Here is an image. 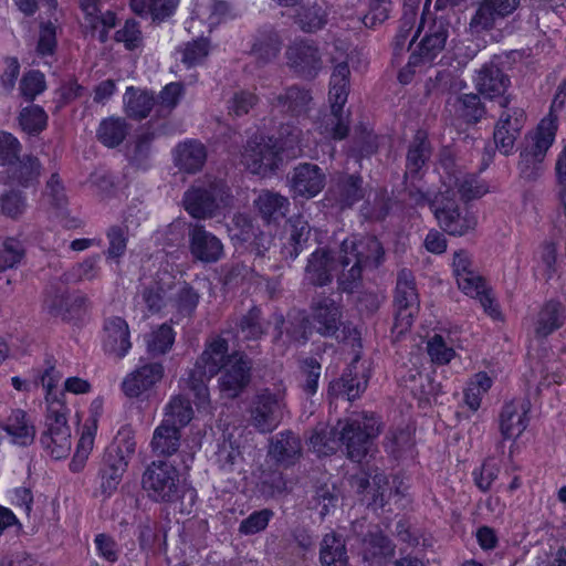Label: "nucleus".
Segmentation results:
<instances>
[{
	"instance_id": "nucleus-33",
	"label": "nucleus",
	"mask_w": 566,
	"mask_h": 566,
	"mask_svg": "<svg viewBox=\"0 0 566 566\" xmlns=\"http://www.w3.org/2000/svg\"><path fill=\"white\" fill-rule=\"evenodd\" d=\"M175 166L187 174L200 171L207 160L206 146L198 139H186L172 150Z\"/></svg>"
},
{
	"instance_id": "nucleus-41",
	"label": "nucleus",
	"mask_w": 566,
	"mask_h": 566,
	"mask_svg": "<svg viewBox=\"0 0 566 566\" xmlns=\"http://www.w3.org/2000/svg\"><path fill=\"white\" fill-rule=\"evenodd\" d=\"M254 206L265 223L277 224L289 212L290 200L277 192L263 190L254 200Z\"/></svg>"
},
{
	"instance_id": "nucleus-36",
	"label": "nucleus",
	"mask_w": 566,
	"mask_h": 566,
	"mask_svg": "<svg viewBox=\"0 0 566 566\" xmlns=\"http://www.w3.org/2000/svg\"><path fill=\"white\" fill-rule=\"evenodd\" d=\"M274 331L276 333L275 340L282 339L285 335L286 339L284 343L300 344H305L314 332L305 312H300L293 316L290 315L287 319L280 315L276 318Z\"/></svg>"
},
{
	"instance_id": "nucleus-16",
	"label": "nucleus",
	"mask_w": 566,
	"mask_h": 566,
	"mask_svg": "<svg viewBox=\"0 0 566 566\" xmlns=\"http://www.w3.org/2000/svg\"><path fill=\"white\" fill-rule=\"evenodd\" d=\"M188 248L195 261L210 264L220 261L224 255L221 240L199 222L188 224Z\"/></svg>"
},
{
	"instance_id": "nucleus-38",
	"label": "nucleus",
	"mask_w": 566,
	"mask_h": 566,
	"mask_svg": "<svg viewBox=\"0 0 566 566\" xmlns=\"http://www.w3.org/2000/svg\"><path fill=\"white\" fill-rule=\"evenodd\" d=\"M42 165L36 156H19L14 163L7 167V177L11 184L29 188L39 182Z\"/></svg>"
},
{
	"instance_id": "nucleus-48",
	"label": "nucleus",
	"mask_w": 566,
	"mask_h": 566,
	"mask_svg": "<svg viewBox=\"0 0 566 566\" xmlns=\"http://www.w3.org/2000/svg\"><path fill=\"white\" fill-rule=\"evenodd\" d=\"M179 0H130V9L138 15L149 14L153 21L163 22L171 17Z\"/></svg>"
},
{
	"instance_id": "nucleus-61",
	"label": "nucleus",
	"mask_w": 566,
	"mask_h": 566,
	"mask_svg": "<svg viewBox=\"0 0 566 566\" xmlns=\"http://www.w3.org/2000/svg\"><path fill=\"white\" fill-rule=\"evenodd\" d=\"M159 523L149 517H146L138 523L135 535L142 552L147 555L155 552V545L159 539Z\"/></svg>"
},
{
	"instance_id": "nucleus-12",
	"label": "nucleus",
	"mask_w": 566,
	"mask_h": 566,
	"mask_svg": "<svg viewBox=\"0 0 566 566\" xmlns=\"http://www.w3.org/2000/svg\"><path fill=\"white\" fill-rule=\"evenodd\" d=\"M384 247L376 237H352L342 242L338 263L348 268L353 261H357L368 269H376L384 262Z\"/></svg>"
},
{
	"instance_id": "nucleus-9",
	"label": "nucleus",
	"mask_w": 566,
	"mask_h": 566,
	"mask_svg": "<svg viewBox=\"0 0 566 566\" xmlns=\"http://www.w3.org/2000/svg\"><path fill=\"white\" fill-rule=\"evenodd\" d=\"M394 305L396 307L394 331L398 335L407 332L419 312V296L411 271L402 269L397 276Z\"/></svg>"
},
{
	"instance_id": "nucleus-39",
	"label": "nucleus",
	"mask_w": 566,
	"mask_h": 566,
	"mask_svg": "<svg viewBox=\"0 0 566 566\" xmlns=\"http://www.w3.org/2000/svg\"><path fill=\"white\" fill-rule=\"evenodd\" d=\"M321 566H349V555L344 536L336 532L326 533L319 543Z\"/></svg>"
},
{
	"instance_id": "nucleus-3",
	"label": "nucleus",
	"mask_w": 566,
	"mask_h": 566,
	"mask_svg": "<svg viewBox=\"0 0 566 566\" xmlns=\"http://www.w3.org/2000/svg\"><path fill=\"white\" fill-rule=\"evenodd\" d=\"M332 63L334 66L328 92L331 111L319 118L317 129L327 138L343 140L348 136L350 125V113L344 112L349 94L350 70L347 59L337 62L333 57Z\"/></svg>"
},
{
	"instance_id": "nucleus-56",
	"label": "nucleus",
	"mask_w": 566,
	"mask_h": 566,
	"mask_svg": "<svg viewBox=\"0 0 566 566\" xmlns=\"http://www.w3.org/2000/svg\"><path fill=\"white\" fill-rule=\"evenodd\" d=\"M193 410L188 398L182 396L174 397L165 407L163 420H169L168 424L181 430L192 419Z\"/></svg>"
},
{
	"instance_id": "nucleus-30",
	"label": "nucleus",
	"mask_w": 566,
	"mask_h": 566,
	"mask_svg": "<svg viewBox=\"0 0 566 566\" xmlns=\"http://www.w3.org/2000/svg\"><path fill=\"white\" fill-rule=\"evenodd\" d=\"M528 399L506 402L500 413V431L504 440L518 438L528 426Z\"/></svg>"
},
{
	"instance_id": "nucleus-64",
	"label": "nucleus",
	"mask_w": 566,
	"mask_h": 566,
	"mask_svg": "<svg viewBox=\"0 0 566 566\" xmlns=\"http://www.w3.org/2000/svg\"><path fill=\"white\" fill-rule=\"evenodd\" d=\"M298 21L303 31L314 32L327 23V11L321 4L302 8L298 12Z\"/></svg>"
},
{
	"instance_id": "nucleus-10",
	"label": "nucleus",
	"mask_w": 566,
	"mask_h": 566,
	"mask_svg": "<svg viewBox=\"0 0 566 566\" xmlns=\"http://www.w3.org/2000/svg\"><path fill=\"white\" fill-rule=\"evenodd\" d=\"M431 212L439 228L452 237H463L473 231L478 224L474 212L461 208L453 198L449 197V193L444 199L433 200Z\"/></svg>"
},
{
	"instance_id": "nucleus-55",
	"label": "nucleus",
	"mask_w": 566,
	"mask_h": 566,
	"mask_svg": "<svg viewBox=\"0 0 566 566\" xmlns=\"http://www.w3.org/2000/svg\"><path fill=\"white\" fill-rule=\"evenodd\" d=\"M48 114L35 104L23 107L18 116L19 125L30 136H38L48 126Z\"/></svg>"
},
{
	"instance_id": "nucleus-59",
	"label": "nucleus",
	"mask_w": 566,
	"mask_h": 566,
	"mask_svg": "<svg viewBox=\"0 0 566 566\" xmlns=\"http://www.w3.org/2000/svg\"><path fill=\"white\" fill-rule=\"evenodd\" d=\"M176 333L167 323L161 324L147 339V352L150 356H161L168 353L175 342Z\"/></svg>"
},
{
	"instance_id": "nucleus-43",
	"label": "nucleus",
	"mask_w": 566,
	"mask_h": 566,
	"mask_svg": "<svg viewBox=\"0 0 566 566\" xmlns=\"http://www.w3.org/2000/svg\"><path fill=\"white\" fill-rule=\"evenodd\" d=\"M126 115L134 120L146 118L156 106L154 92L129 86L124 94Z\"/></svg>"
},
{
	"instance_id": "nucleus-37",
	"label": "nucleus",
	"mask_w": 566,
	"mask_h": 566,
	"mask_svg": "<svg viewBox=\"0 0 566 566\" xmlns=\"http://www.w3.org/2000/svg\"><path fill=\"white\" fill-rule=\"evenodd\" d=\"M233 244L237 249L253 254L255 259H263L265 253L270 250L273 238L252 224H247L238 232L231 235Z\"/></svg>"
},
{
	"instance_id": "nucleus-50",
	"label": "nucleus",
	"mask_w": 566,
	"mask_h": 566,
	"mask_svg": "<svg viewBox=\"0 0 566 566\" xmlns=\"http://www.w3.org/2000/svg\"><path fill=\"white\" fill-rule=\"evenodd\" d=\"M281 50L279 34L271 28L260 30L251 48L252 54L263 64L276 57Z\"/></svg>"
},
{
	"instance_id": "nucleus-46",
	"label": "nucleus",
	"mask_w": 566,
	"mask_h": 566,
	"mask_svg": "<svg viewBox=\"0 0 566 566\" xmlns=\"http://www.w3.org/2000/svg\"><path fill=\"white\" fill-rule=\"evenodd\" d=\"M171 286L175 290L169 297L171 306L180 316H192L200 301L199 292L187 282L176 284L171 281Z\"/></svg>"
},
{
	"instance_id": "nucleus-45",
	"label": "nucleus",
	"mask_w": 566,
	"mask_h": 566,
	"mask_svg": "<svg viewBox=\"0 0 566 566\" xmlns=\"http://www.w3.org/2000/svg\"><path fill=\"white\" fill-rule=\"evenodd\" d=\"M168 422L169 420H163L154 431L150 444L153 452L157 455L170 457L179 450L180 430Z\"/></svg>"
},
{
	"instance_id": "nucleus-29",
	"label": "nucleus",
	"mask_w": 566,
	"mask_h": 566,
	"mask_svg": "<svg viewBox=\"0 0 566 566\" xmlns=\"http://www.w3.org/2000/svg\"><path fill=\"white\" fill-rule=\"evenodd\" d=\"M312 101L313 97L310 90L298 85H292L286 87L282 93L274 95L270 103L283 114L294 118H305L311 111Z\"/></svg>"
},
{
	"instance_id": "nucleus-27",
	"label": "nucleus",
	"mask_w": 566,
	"mask_h": 566,
	"mask_svg": "<svg viewBox=\"0 0 566 566\" xmlns=\"http://www.w3.org/2000/svg\"><path fill=\"white\" fill-rule=\"evenodd\" d=\"M164 376L161 363H146L128 374L123 382L122 390L129 398H138L150 390Z\"/></svg>"
},
{
	"instance_id": "nucleus-18",
	"label": "nucleus",
	"mask_w": 566,
	"mask_h": 566,
	"mask_svg": "<svg viewBox=\"0 0 566 566\" xmlns=\"http://www.w3.org/2000/svg\"><path fill=\"white\" fill-rule=\"evenodd\" d=\"M450 23L442 19L434 20L422 38L417 49L410 54L407 67L415 72V67L432 63L444 49L449 38Z\"/></svg>"
},
{
	"instance_id": "nucleus-32",
	"label": "nucleus",
	"mask_w": 566,
	"mask_h": 566,
	"mask_svg": "<svg viewBox=\"0 0 566 566\" xmlns=\"http://www.w3.org/2000/svg\"><path fill=\"white\" fill-rule=\"evenodd\" d=\"M312 227L302 217L290 220L289 237L281 248V258L286 264H291L311 245Z\"/></svg>"
},
{
	"instance_id": "nucleus-52",
	"label": "nucleus",
	"mask_w": 566,
	"mask_h": 566,
	"mask_svg": "<svg viewBox=\"0 0 566 566\" xmlns=\"http://www.w3.org/2000/svg\"><path fill=\"white\" fill-rule=\"evenodd\" d=\"M413 447L412 433L406 428L389 430L384 439L385 451L395 459L408 455Z\"/></svg>"
},
{
	"instance_id": "nucleus-5",
	"label": "nucleus",
	"mask_w": 566,
	"mask_h": 566,
	"mask_svg": "<svg viewBox=\"0 0 566 566\" xmlns=\"http://www.w3.org/2000/svg\"><path fill=\"white\" fill-rule=\"evenodd\" d=\"M433 84L442 93H453L446 101L444 111L453 120L465 124L476 125L486 115V106L478 93H460L467 87V82L454 75L450 70L438 71Z\"/></svg>"
},
{
	"instance_id": "nucleus-58",
	"label": "nucleus",
	"mask_w": 566,
	"mask_h": 566,
	"mask_svg": "<svg viewBox=\"0 0 566 566\" xmlns=\"http://www.w3.org/2000/svg\"><path fill=\"white\" fill-rule=\"evenodd\" d=\"M322 366L315 357H307L300 365V388L306 397L314 396L318 390Z\"/></svg>"
},
{
	"instance_id": "nucleus-42",
	"label": "nucleus",
	"mask_w": 566,
	"mask_h": 566,
	"mask_svg": "<svg viewBox=\"0 0 566 566\" xmlns=\"http://www.w3.org/2000/svg\"><path fill=\"white\" fill-rule=\"evenodd\" d=\"M1 429L10 436L11 442L15 446L29 447L34 442L35 427L29 420L28 413L22 409L12 410L7 422L1 426Z\"/></svg>"
},
{
	"instance_id": "nucleus-47",
	"label": "nucleus",
	"mask_w": 566,
	"mask_h": 566,
	"mask_svg": "<svg viewBox=\"0 0 566 566\" xmlns=\"http://www.w3.org/2000/svg\"><path fill=\"white\" fill-rule=\"evenodd\" d=\"M310 449L318 457H327L334 454L342 442L338 440L337 423L334 427H317L308 439Z\"/></svg>"
},
{
	"instance_id": "nucleus-31",
	"label": "nucleus",
	"mask_w": 566,
	"mask_h": 566,
	"mask_svg": "<svg viewBox=\"0 0 566 566\" xmlns=\"http://www.w3.org/2000/svg\"><path fill=\"white\" fill-rule=\"evenodd\" d=\"M430 157L431 145L428 136L423 130H418L408 146L405 178L421 179Z\"/></svg>"
},
{
	"instance_id": "nucleus-11",
	"label": "nucleus",
	"mask_w": 566,
	"mask_h": 566,
	"mask_svg": "<svg viewBox=\"0 0 566 566\" xmlns=\"http://www.w3.org/2000/svg\"><path fill=\"white\" fill-rule=\"evenodd\" d=\"M367 187L360 174L340 172L332 179L324 200L328 207L344 211L365 199Z\"/></svg>"
},
{
	"instance_id": "nucleus-23",
	"label": "nucleus",
	"mask_w": 566,
	"mask_h": 566,
	"mask_svg": "<svg viewBox=\"0 0 566 566\" xmlns=\"http://www.w3.org/2000/svg\"><path fill=\"white\" fill-rule=\"evenodd\" d=\"M87 297L80 293H67L66 290H50L44 300V308L51 316L71 321L85 311Z\"/></svg>"
},
{
	"instance_id": "nucleus-6",
	"label": "nucleus",
	"mask_w": 566,
	"mask_h": 566,
	"mask_svg": "<svg viewBox=\"0 0 566 566\" xmlns=\"http://www.w3.org/2000/svg\"><path fill=\"white\" fill-rule=\"evenodd\" d=\"M143 489L157 503H175L186 495L178 469L170 462L153 461L143 473Z\"/></svg>"
},
{
	"instance_id": "nucleus-19",
	"label": "nucleus",
	"mask_w": 566,
	"mask_h": 566,
	"mask_svg": "<svg viewBox=\"0 0 566 566\" xmlns=\"http://www.w3.org/2000/svg\"><path fill=\"white\" fill-rule=\"evenodd\" d=\"M525 122L526 114L522 107L503 108L493 132L495 148L501 154L509 156L513 153L515 142L521 135Z\"/></svg>"
},
{
	"instance_id": "nucleus-44",
	"label": "nucleus",
	"mask_w": 566,
	"mask_h": 566,
	"mask_svg": "<svg viewBox=\"0 0 566 566\" xmlns=\"http://www.w3.org/2000/svg\"><path fill=\"white\" fill-rule=\"evenodd\" d=\"M127 462L122 461L120 457L105 452L99 468L102 493L109 496L122 481L124 472L127 470Z\"/></svg>"
},
{
	"instance_id": "nucleus-14",
	"label": "nucleus",
	"mask_w": 566,
	"mask_h": 566,
	"mask_svg": "<svg viewBox=\"0 0 566 566\" xmlns=\"http://www.w3.org/2000/svg\"><path fill=\"white\" fill-rule=\"evenodd\" d=\"M313 331L323 337H335L342 326L343 307L325 293L312 297L308 314Z\"/></svg>"
},
{
	"instance_id": "nucleus-34",
	"label": "nucleus",
	"mask_w": 566,
	"mask_h": 566,
	"mask_svg": "<svg viewBox=\"0 0 566 566\" xmlns=\"http://www.w3.org/2000/svg\"><path fill=\"white\" fill-rule=\"evenodd\" d=\"M355 369L356 366L349 365L343 370L339 378L329 382L327 398L331 401L338 398L354 401L366 390L367 379L359 378Z\"/></svg>"
},
{
	"instance_id": "nucleus-4",
	"label": "nucleus",
	"mask_w": 566,
	"mask_h": 566,
	"mask_svg": "<svg viewBox=\"0 0 566 566\" xmlns=\"http://www.w3.org/2000/svg\"><path fill=\"white\" fill-rule=\"evenodd\" d=\"M382 427L380 417L368 411H354L338 419V440L347 459L360 463L371 451Z\"/></svg>"
},
{
	"instance_id": "nucleus-53",
	"label": "nucleus",
	"mask_w": 566,
	"mask_h": 566,
	"mask_svg": "<svg viewBox=\"0 0 566 566\" xmlns=\"http://www.w3.org/2000/svg\"><path fill=\"white\" fill-rule=\"evenodd\" d=\"M172 291L171 281L164 282L155 280L146 285L142 292L143 301L145 302L148 312L151 314L159 313L169 301L170 295L168 293Z\"/></svg>"
},
{
	"instance_id": "nucleus-22",
	"label": "nucleus",
	"mask_w": 566,
	"mask_h": 566,
	"mask_svg": "<svg viewBox=\"0 0 566 566\" xmlns=\"http://www.w3.org/2000/svg\"><path fill=\"white\" fill-rule=\"evenodd\" d=\"M350 485L355 489L356 493L363 495L367 505L385 506V492L388 488L387 475L378 468H368L367 471H361L352 475Z\"/></svg>"
},
{
	"instance_id": "nucleus-24",
	"label": "nucleus",
	"mask_w": 566,
	"mask_h": 566,
	"mask_svg": "<svg viewBox=\"0 0 566 566\" xmlns=\"http://www.w3.org/2000/svg\"><path fill=\"white\" fill-rule=\"evenodd\" d=\"M103 349L122 359L132 348L128 323L120 316H109L103 323Z\"/></svg>"
},
{
	"instance_id": "nucleus-2",
	"label": "nucleus",
	"mask_w": 566,
	"mask_h": 566,
	"mask_svg": "<svg viewBox=\"0 0 566 566\" xmlns=\"http://www.w3.org/2000/svg\"><path fill=\"white\" fill-rule=\"evenodd\" d=\"M61 378L62 374L53 365H50L40 377L41 384L46 390V429L40 437V443L56 460L65 458L72 446L71 429L66 419L67 408L63 400L64 391L55 390Z\"/></svg>"
},
{
	"instance_id": "nucleus-15",
	"label": "nucleus",
	"mask_w": 566,
	"mask_h": 566,
	"mask_svg": "<svg viewBox=\"0 0 566 566\" xmlns=\"http://www.w3.org/2000/svg\"><path fill=\"white\" fill-rule=\"evenodd\" d=\"M282 151L274 136H262L259 140L249 142L244 154L247 166L254 174L272 172L283 160Z\"/></svg>"
},
{
	"instance_id": "nucleus-25",
	"label": "nucleus",
	"mask_w": 566,
	"mask_h": 566,
	"mask_svg": "<svg viewBox=\"0 0 566 566\" xmlns=\"http://www.w3.org/2000/svg\"><path fill=\"white\" fill-rule=\"evenodd\" d=\"M335 255L327 248H316L307 258L303 282L314 287H324L333 282Z\"/></svg>"
},
{
	"instance_id": "nucleus-57",
	"label": "nucleus",
	"mask_w": 566,
	"mask_h": 566,
	"mask_svg": "<svg viewBox=\"0 0 566 566\" xmlns=\"http://www.w3.org/2000/svg\"><path fill=\"white\" fill-rule=\"evenodd\" d=\"M499 20H503L497 15L494 8H492L486 0H482L469 23V30L472 35L481 34L485 31L492 30Z\"/></svg>"
},
{
	"instance_id": "nucleus-62",
	"label": "nucleus",
	"mask_w": 566,
	"mask_h": 566,
	"mask_svg": "<svg viewBox=\"0 0 566 566\" xmlns=\"http://www.w3.org/2000/svg\"><path fill=\"white\" fill-rule=\"evenodd\" d=\"M25 250L20 240L7 238L0 245V272L17 266L24 258Z\"/></svg>"
},
{
	"instance_id": "nucleus-20",
	"label": "nucleus",
	"mask_w": 566,
	"mask_h": 566,
	"mask_svg": "<svg viewBox=\"0 0 566 566\" xmlns=\"http://www.w3.org/2000/svg\"><path fill=\"white\" fill-rule=\"evenodd\" d=\"M396 545L379 526L360 536L359 556L368 566H384L395 556Z\"/></svg>"
},
{
	"instance_id": "nucleus-13",
	"label": "nucleus",
	"mask_w": 566,
	"mask_h": 566,
	"mask_svg": "<svg viewBox=\"0 0 566 566\" xmlns=\"http://www.w3.org/2000/svg\"><path fill=\"white\" fill-rule=\"evenodd\" d=\"M496 60L492 59L482 65L476 72L474 85L479 94L491 101L497 99L501 108H509L515 98L506 93L511 86V77L504 73Z\"/></svg>"
},
{
	"instance_id": "nucleus-49",
	"label": "nucleus",
	"mask_w": 566,
	"mask_h": 566,
	"mask_svg": "<svg viewBox=\"0 0 566 566\" xmlns=\"http://www.w3.org/2000/svg\"><path fill=\"white\" fill-rule=\"evenodd\" d=\"M129 126L124 118H104L97 128L96 137L99 143L108 148L119 146L128 134Z\"/></svg>"
},
{
	"instance_id": "nucleus-26",
	"label": "nucleus",
	"mask_w": 566,
	"mask_h": 566,
	"mask_svg": "<svg viewBox=\"0 0 566 566\" xmlns=\"http://www.w3.org/2000/svg\"><path fill=\"white\" fill-rule=\"evenodd\" d=\"M326 185V174L312 163H301L294 169L291 186L295 195L306 199L317 196Z\"/></svg>"
},
{
	"instance_id": "nucleus-40",
	"label": "nucleus",
	"mask_w": 566,
	"mask_h": 566,
	"mask_svg": "<svg viewBox=\"0 0 566 566\" xmlns=\"http://www.w3.org/2000/svg\"><path fill=\"white\" fill-rule=\"evenodd\" d=\"M566 321V308L556 300L547 301L537 314L534 333L537 338H546L559 329Z\"/></svg>"
},
{
	"instance_id": "nucleus-8",
	"label": "nucleus",
	"mask_w": 566,
	"mask_h": 566,
	"mask_svg": "<svg viewBox=\"0 0 566 566\" xmlns=\"http://www.w3.org/2000/svg\"><path fill=\"white\" fill-rule=\"evenodd\" d=\"M285 407L283 391L262 389L253 396L249 405V423L260 433H270L281 423Z\"/></svg>"
},
{
	"instance_id": "nucleus-60",
	"label": "nucleus",
	"mask_w": 566,
	"mask_h": 566,
	"mask_svg": "<svg viewBox=\"0 0 566 566\" xmlns=\"http://www.w3.org/2000/svg\"><path fill=\"white\" fill-rule=\"evenodd\" d=\"M260 102L259 96L250 90H238L227 102L228 113L231 117L248 115Z\"/></svg>"
},
{
	"instance_id": "nucleus-1",
	"label": "nucleus",
	"mask_w": 566,
	"mask_h": 566,
	"mask_svg": "<svg viewBox=\"0 0 566 566\" xmlns=\"http://www.w3.org/2000/svg\"><path fill=\"white\" fill-rule=\"evenodd\" d=\"M228 340L222 337L214 338L197 358L193 368L187 376L180 378L179 386L189 390L198 406L209 402L208 381L221 374L219 388L223 397L235 399L249 387L252 380V359L244 353L228 354Z\"/></svg>"
},
{
	"instance_id": "nucleus-7",
	"label": "nucleus",
	"mask_w": 566,
	"mask_h": 566,
	"mask_svg": "<svg viewBox=\"0 0 566 566\" xmlns=\"http://www.w3.org/2000/svg\"><path fill=\"white\" fill-rule=\"evenodd\" d=\"M224 181L213 179L192 185L182 198L185 210L195 219L213 218L229 198Z\"/></svg>"
},
{
	"instance_id": "nucleus-54",
	"label": "nucleus",
	"mask_w": 566,
	"mask_h": 566,
	"mask_svg": "<svg viewBox=\"0 0 566 566\" xmlns=\"http://www.w3.org/2000/svg\"><path fill=\"white\" fill-rule=\"evenodd\" d=\"M185 94V86L180 82H171L164 86L156 98V116L154 119L163 120L179 104Z\"/></svg>"
},
{
	"instance_id": "nucleus-17",
	"label": "nucleus",
	"mask_w": 566,
	"mask_h": 566,
	"mask_svg": "<svg viewBox=\"0 0 566 566\" xmlns=\"http://www.w3.org/2000/svg\"><path fill=\"white\" fill-rule=\"evenodd\" d=\"M172 133L169 123L160 119H150L140 127L133 146L127 151L129 164L138 169L146 170L150 166L153 142Z\"/></svg>"
},
{
	"instance_id": "nucleus-21",
	"label": "nucleus",
	"mask_w": 566,
	"mask_h": 566,
	"mask_svg": "<svg viewBox=\"0 0 566 566\" xmlns=\"http://www.w3.org/2000/svg\"><path fill=\"white\" fill-rule=\"evenodd\" d=\"M285 54L289 66L303 78L313 80L322 70L319 50L313 42H295Z\"/></svg>"
},
{
	"instance_id": "nucleus-28",
	"label": "nucleus",
	"mask_w": 566,
	"mask_h": 566,
	"mask_svg": "<svg viewBox=\"0 0 566 566\" xmlns=\"http://www.w3.org/2000/svg\"><path fill=\"white\" fill-rule=\"evenodd\" d=\"M269 457L277 467L287 469L295 465L302 457V441L291 430L276 433L270 441Z\"/></svg>"
},
{
	"instance_id": "nucleus-63",
	"label": "nucleus",
	"mask_w": 566,
	"mask_h": 566,
	"mask_svg": "<svg viewBox=\"0 0 566 566\" xmlns=\"http://www.w3.org/2000/svg\"><path fill=\"white\" fill-rule=\"evenodd\" d=\"M44 197L56 211L63 212L69 203L64 184L57 172L51 175L45 185Z\"/></svg>"
},
{
	"instance_id": "nucleus-35",
	"label": "nucleus",
	"mask_w": 566,
	"mask_h": 566,
	"mask_svg": "<svg viewBox=\"0 0 566 566\" xmlns=\"http://www.w3.org/2000/svg\"><path fill=\"white\" fill-rule=\"evenodd\" d=\"M556 132L557 117L549 113L539 122L534 132L525 135L524 146L521 150L546 157L548 149L554 144Z\"/></svg>"
},
{
	"instance_id": "nucleus-51",
	"label": "nucleus",
	"mask_w": 566,
	"mask_h": 566,
	"mask_svg": "<svg viewBox=\"0 0 566 566\" xmlns=\"http://www.w3.org/2000/svg\"><path fill=\"white\" fill-rule=\"evenodd\" d=\"M268 331V324L262 310L254 305L241 316L238 323V332L245 340H259Z\"/></svg>"
}]
</instances>
